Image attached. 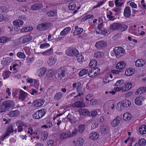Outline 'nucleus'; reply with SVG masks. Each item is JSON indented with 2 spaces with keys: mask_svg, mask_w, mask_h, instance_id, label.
<instances>
[{
  "mask_svg": "<svg viewBox=\"0 0 146 146\" xmlns=\"http://www.w3.org/2000/svg\"><path fill=\"white\" fill-rule=\"evenodd\" d=\"M121 119L118 116H117L112 121L111 123V125L113 127L117 126L119 124Z\"/></svg>",
  "mask_w": 146,
  "mask_h": 146,
  "instance_id": "9",
  "label": "nucleus"
},
{
  "mask_svg": "<svg viewBox=\"0 0 146 146\" xmlns=\"http://www.w3.org/2000/svg\"><path fill=\"white\" fill-rule=\"evenodd\" d=\"M79 113L83 115H90V112L88 110L86 109H80L78 110Z\"/></svg>",
  "mask_w": 146,
  "mask_h": 146,
  "instance_id": "20",
  "label": "nucleus"
},
{
  "mask_svg": "<svg viewBox=\"0 0 146 146\" xmlns=\"http://www.w3.org/2000/svg\"><path fill=\"white\" fill-rule=\"evenodd\" d=\"M146 90V88L145 87H141L138 89L135 92L136 95H140L142 93L144 94Z\"/></svg>",
  "mask_w": 146,
  "mask_h": 146,
  "instance_id": "24",
  "label": "nucleus"
},
{
  "mask_svg": "<svg viewBox=\"0 0 146 146\" xmlns=\"http://www.w3.org/2000/svg\"><path fill=\"white\" fill-rule=\"evenodd\" d=\"M48 135L47 133L46 132L44 131L42 135V139H43V140H46L47 139Z\"/></svg>",
  "mask_w": 146,
  "mask_h": 146,
  "instance_id": "53",
  "label": "nucleus"
},
{
  "mask_svg": "<svg viewBox=\"0 0 146 146\" xmlns=\"http://www.w3.org/2000/svg\"><path fill=\"white\" fill-rule=\"evenodd\" d=\"M121 102L122 104H123V105L124 108L129 107L131 105V102L128 100H125Z\"/></svg>",
  "mask_w": 146,
  "mask_h": 146,
  "instance_id": "31",
  "label": "nucleus"
},
{
  "mask_svg": "<svg viewBox=\"0 0 146 146\" xmlns=\"http://www.w3.org/2000/svg\"><path fill=\"white\" fill-rule=\"evenodd\" d=\"M128 27V26L127 25H122L121 24V25H120V27L119 29L120 30H119V31H123L125 30Z\"/></svg>",
  "mask_w": 146,
  "mask_h": 146,
  "instance_id": "48",
  "label": "nucleus"
},
{
  "mask_svg": "<svg viewBox=\"0 0 146 146\" xmlns=\"http://www.w3.org/2000/svg\"><path fill=\"white\" fill-rule=\"evenodd\" d=\"M132 87V84L130 82H128L125 83L124 86L122 87V91L125 92L129 90Z\"/></svg>",
  "mask_w": 146,
  "mask_h": 146,
  "instance_id": "18",
  "label": "nucleus"
},
{
  "mask_svg": "<svg viewBox=\"0 0 146 146\" xmlns=\"http://www.w3.org/2000/svg\"><path fill=\"white\" fill-rule=\"evenodd\" d=\"M88 72V70L83 69L80 70L79 73V75L80 76H82L86 74Z\"/></svg>",
  "mask_w": 146,
  "mask_h": 146,
  "instance_id": "43",
  "label": "nucleus"
},
{
  "mask_svg": "<svg viewBox=\"0 0 146 146\" xmlns=\"http://www.w3.org/2000/svg\"><path fill=\"white\" fill-rule=\"evenodd\" d=\"M67 117L70 122L72 123L73 122L72 118H73V117L72 116H71L68 114L67 116Z\"/></svg>",
  "mask_w": 146,
  "mask_h": 146,
  "instance_id": "61",
  "label": "nucleus"
},
{
  "mask_svg": "<svg viewBox=\"0 0 146 146\" xmlns=\"http://www.w3.org/2000/svg\"><path fill=\"white\" fill-rule=\"evenodd\" d=\"M95 70H94V69L90 70L89 73H88V76L90 77H94L96 76V75L94 74V72Z\"/></svg>",
  "mask_w": 146,
  "mask_h": 146,
  "instance_id": "50",
  "label": "nucleus"
},
{
  "mask_svg": "<svg viewBox=\"0 0 146 146\" xmlns=\"http://www.w3.org/2000/svg\"><path fill=\"white\" fill-rule=\"evenodd\" d=\"M138 143L141 146H144L146 144V141L143 138L141 139L138 140Z\"/></svg>",
  "mask_w": 146,
  "mask_h": 146,
  "instance_id": "38",
  "label": "nucleus"
},
{
  "mask_svg": "<svg viewBox=\"0 0 146 146\" xmlns=\"http://www.w3.org/2000/svg\"><path fill=\"white\" fill-rule=\"evenodd\" d=\"M19 115V111L17 110L11 111L9 112L8 113V115L11 117L17 116Z\"/></svg>",
  "mask_w": 146,
  "mask_h": 146,
  "instance_id": "22",
  "label": "nucleus"
},
{
  "mask_svg": "<svg viewBox=\"0 0 146 146\" xmlns=\"http://www.w3.org/2000/svg\"><path fill=\"white\" fill-rule=\"evenodd\" d=\"M89 137L93 140H96L99 137V135L96 132L91 133L89 135Z\"/></svg>",
  "mask_w": 146,
  "mask_h": 146,
  "instance_id": "26",
  "label": "nucleus"
},
{
  "mask_svg": "<svg viewBox=\"0 0 146 146\" xmlns=\"http://www.w3.org/2000/svg\"><path fill=\"white\" fill-rule=\"evenodd\" d=\"M47 14L49 17H53L56 14V12L52 10L47 13Z\"/></svg>",
  "mask_w": 146,
  "mask_h": 146,
  "instance_id": "52",
  "label": "nucleus"
},
{
  "mask_svg": "<svg viewBox=\"0 0 146 146\" xmlns=\"http://www.w3.org/2000/svg\"><path fill=\"white\" fill-rule=\"evenodd\" d=\"M46 72V68L42 67L39 69L38 70V74L40 77L42 76L45 74Z\"/></svg>",
  "mask_w": 146,
  "mask_h": 146,
  "instance_id": "29",
  "label": "nucleus"
},
{
  "mask_svg": "<svg viewBox=\"0 0 146 146\" xmlns=\"http://www.w3.org/2000/svg\"><path fill=\"white\" fill-rule=\"evenodd\" d=\"M71 28L70 27H68L65 28L62 30L60 33L61 36H64L67 34L69 32Z\"/></svg>",
  "mask_w": 146,
  "mask_h": 146,
  "instance_id": "32",
  "label": "nucleus"
},
{
  "mask_svg": "<svg viewBox=\"0 0 146 146\" xmlns=\"http://www.w3.org/2000/svg\"><path fill=\"white\" fill-rule=\"evenodd\" d=\"M108 33L107 30H106L105 29H102V31H100V32H98V33L99 34H102L103 35H104Z\"/></svg>",
  "mask_w": 146,
  "mask_h": 146,
  "instance_id": "58",
  "label": "nucleus"
},
{
  "mask_svg": "<svg viewBox=\"0 0 146 146\" xmlns=\"http://www.w3.org/2000/svg\"><path fill=\"white\" fill-rule=\"evenodd\" d=\"M124 108L123 105L121 102H119L117 105V110L119 111H121Z\"/></svg>",
  "mask_w": 146,
  "mask_h": 146,
  "instance_id": "39",
  "label": "nucleus"
},
{
  "mask_svg": "<svg viewBox=\"0 0 146 146\" xmlns=\"http://www.w3.org/2000/svg\"><path fill=\"white\" fill-rule=\"evenodd\" d=\"M65 53L68 56L75 57L78 55V51L75 48H69L66 50Z\"/></svg>",
  "mask_w": 146,
  "mask_h": 146,
  "instance_id": "4",
  "label": "nucleus"
},
{
  "mask_svg": "<svg viewBox=\"0 0 146 146\" xmlns=\"http://www.w3.org/2000/svg\"><path fill=\"white\" fill-rule=\"evenodd\" d=\"M145 61L142 59H137L135 62L136 66L139 67L143 66L145 64Z\"/></svg>",
  "mask_w": 146,
  "mask_h": 146,
  "instance_id": "16",
  "label": "nucleus"
},
{
  "mask_svg": "<svg viewBox=\"0 0 146 146\" xmlns=\"http://www.w3.org/2000/svg\"><path fill=\"white\" fill-rule=\"evenodd\" d=\"M17 56L20 58L24 59L25 57V55L22 52H18L17 54Z\"/></svg>",
  "mask_w": 146,
  "mask_h": 146,
  "instance_id": "49",
  "label": "nucleus"
},
{
  "mask_svg": "<svg viewBox=\"0 0 146 146\" xmlns=\"http://www.w3.org/2000/svg\"><path fill=\"white\" fill-rule=\"evenodd\" d=\"M56 58H53V57H51L49 59V64L50 66H51L54 64L56 61Z\"/></svg>",
  "mask_w": 146,
  "mask_h": 146,
  "instance_id": "41",
  "label": "nucleus"
},
{
  "mask_svg": "<svg viewBox=\"0 0 146 146\" xmlns=\"http://www.w3.org/2000/svg\"><path fill=\"white\" fill-rule=\"evenodd\" d=\"M77 57V60L80 63H82L84 60V57L81 54H78L76 56Z\"/></svg>",
  "mask_w": 146,
  "mask_h": 146,
  "instance_id": "40",
  "label": "nucleus"
},
{
  "mask_svg": "<svg viewBox=\"0 0 146 146\" xmlns=\"http://www.w3.org/2000/svg\"><path fill=\"white\" fill-rule=\"evenodd\" d=\"M85 125H80L78 126V131L80 133L84 132L85 129Z\"/></svg>",
  "mask_w": 146,
  "mask_h": 146,
  "instance_id": "46",
  "label": "nucleus"
},
{
  "mask_svg": "<svg viewBox=\"0 0 146 146\" xmlns=\"http://www.w3.org/2000/svg\"><path fill=\"white\" fill-rule=\"evenodd\" d=\"M101 52H96L94 53V56L96 58H100L101 56Z\"/></svg>",
  "mask_w": 146,
  "mask_h": 146,
  "instance_id": "55",
  "label": "nucleus"
},
{
  "mask_svg": "<svg viewBox=\"0 0 146 146\" xmlns=\"http://www.w3.org/2000/svg\"><path fill=\"white\" fill-rule=\"evenodd\" d=\"M139 131L140 133L142 134H146V125H141L139 128Z\"/></svg>",
  "mask_w": 146,
  "mask_h": 146,
  "instance_id": "25",
  "label": "nucleus"
},
{
  "mask_svg": "<svg viewBox=\"0 0 146 146\" xmlns=\"http://www.w3.org/2000/svg\"><path fill=\"white\" fill-rule=\"evenodd\" d=\"M76 7V5L75 3L72 2L69 4L68 8L70 10H74Z\"/></svg>",
  "mask_w": 146,
  "mask_h": 146,
  "instance_id": "47",
  "label": "nucleus"
},
{
  "mask_svg": "<svg viewBox=\"0 0 146 146\" xmlns=\"http://www.w3.org/2000/svg\"><path fill=\"white\" fill-rule=\"evenodd\" d=\"M17 125H18L17 127L18 131L21 132L23 130V127L24 126V124L21 121H18L16 122Z\"/></svg>",
  "mask_w": 146,
  "mask_h": 146,
  "instance_id": "15",
  "label": "nucleus"
},
{
  "mask_svg": "<svg viewBox=\"0 0 146 146\" xmlns=\"http://www.w3.org/2000/svg\"><path fill=\"white\" fill-rule=\"evenodd\" d=\"M134 70L132 68L127 69L125 72V75L128 76H132L134 73Z\"/></svg>",
  "mask_w": 146,
  "mask_h": 146,
  "instance_id": "23",
  "label": "nucleus"
},
{
  "mask_svg": "<svg viewBox=\"0 0 146 146\" xmlns=\"http://www.w3.org/2000/svg\"><path fill=\"white\" fill-rule=\"evenodd\" d=\"M126 63L123 61H120L117 63L116 66L117 69L119 70L120 72L122 71L125 67Z\"/></svg>",
  "mask_w": 146,
  "mask_h": 146,
  "instance_id": "7",
  "label": "nucleus"
},
{
  "mask_svg": "<svg viewBox=\"0 0 146 146\" xmlns=\"http://www.w3.org/2000/svg\"><path fill=\"white\" fill-rule=\"evenodd\" d=\"M71 132H68L67 133H63L60 135V137L61 139L63 140L65 139L67 137H69V133H70Z\"/></svg>",
  "mask_w": 146,
  "mask_h": 146,
  "instance_id": "30",
  "label": "nucleus"
},
{
  "mask_svg": "<svg viewBox=\"0 0 146 146\" xmlns=\"http://www.w3.org/2000/svg\"><path fill=\"white\" fill-rule=\"evenodd\" d=\"M14 102L11 100L3 101L2 98H0V113L3 112L8 110L15 105Z\"/></svg>",
  "mask_w": 146,
  "mask_h": 146,
  "instance_id": "1",
  "label": "nucleus"
},
{
  "mask_svg": "<svg viewBox=\"0 0 146 146\" xmlns=\"http://www.w3.org/2000/svg\"><path fill=\"white\" fill-rule=\"evenodd\" d=\"M2 38L3 43H5L8 42L11 39V38H9L7 37H2Z\"/></svg>",
  "mask_w": 146,
  "mask_h": 146,
  "instance_id": "57",
  "label": "nucleus"
},
{
  "mask_svg": "<svg viewBox=\"0 0 146 146\" xmlns=\"http://www.w3.org/2000/svg\"><path fill=\"white\" fill-rule=\"evenodd\" d=\"M124 15L126 17H129L131 15V10L129 7L127 6L125 8L124 11Z\"/></svg>",
  "mask_w": 146,
  "mask_h": 146,
  "instance_id": "17",
  "label": "nucleus"
},
{
  "mask_svg": "<svg viewBox=\"0 0 146 146\" xmlns=\"http://www.w3.org/2000/svg\"><path fill=\"white\" fill-rule=\"evenodd\" d=\"M74 105L75 107L78 108H82L85 106V104L84 103L82 100L75 102Z\"/></svg>",
  "mask_w": 146,
  "mask_h": 146,
  "instance_id": "10",
  "label": "nucleus"
},
{
  "mask_svg": "<svg viewBox=\"0 0 146 146\" xmlns=\"http://www.w3.org/2000/svg\"><path fill=\"white\" fill-rule=\"evenodd\" d=\"M33 29V28L32 27H25L21 29V32H27L32 30Z\"/></svg>",
  "mask_w": 146,
  "mask_h": 146,
  "instance_id": "34",
  "label": "nucleus"
},
{
  "mask_svg": "<svg viewBox=\"0 0 146 146\" xmlns=\"http://www.w3.org/2000/svg\"><path fill=\"white\" fill-rule=\"evenodd\" d=\"M77 91V92H81L82 91V84L80 82H76Z\"/></svg>",
  "mask_w": 146,
  "mask_h": 146,
  "instance_id": "42",
  "label": "nucleus"
},
{
  "mask_svg": "<svg viewBox=\"0 0 146 146\" xmlns=\"http://www.w3.org/2000/svg\"><path fill=\"white\" fill-rule=\"evenodd\" d=\"M115 55L117 57H120L125 54V50L121 47H115L113 49Z\"/></svg>",
  "mask_w": 146,
  "mask_h": 146,
  "instance_id": "3",
  "label": "nucleus"
},
{
  "mask_svg": "<svg viewBox=\"0 0 146 146\" xmlns=\"http://www.w3.org/2000/svg\"><path fill=\"white\" fill-rule=\"evenodd\" d=\"M10 73L11 72L8 71L4 72L3 74V79H5L8 78L10 76Z\"/></svg>",
  "mask_w": 146,
  "mask_h": 146,
  "instance_id": "51",
  "label": "nucleus"
},
{
  "mask_svg": "<svg viewBox=\"0 0 146 146\" xmlns=\"http://www.w3.org/2000/svg\"><path fill=\"white\" fill-rule=\"evenodd\" d=\"M145 99V98L142 96H140L136 98L135 100V104L138 106H141L142 105V102Z\"/></svg>",
  "mask_w": 146,
  "mask_h": 146,
  "instance_id": "11",
  "label": "nucleus"
},
{
  "mask_svg": "<svg viewBox=\"0 0 146 146\" xmlns=\"http://www.w3.org/2000/svg\"><path fill=\"white\" fill-rule=\"evenodd\" d=\"M102 133L106 134L110 131V128L108 126L105 125L103 126L101 129Z\"/></svg>",
  "mask_w": 146,
  "mask_h": 146,
  "instance_id": "28",
  "label": "nucleus"
},
{
  "mask_svg": "<svg viewBox=\"0 0 146 146\" xmlns=\"http://www.w3.org/2000/svg\"><path fill=\"white\" fill-rule=\"evenodd\" d=\"M97 65V62L95 59H92L89 64L90 67L91 68H95Z\"/></svg>",
  "mask_w": 146,
  "mask_h": 146,
  "instance_id": "35",
  "label": "nucleus"
},
{
  "mask_svg": "<svg viewBox=\"0 0 146 146\" xmlns=\"http://www.w3.org/2000/svg\"><path fill=\"white\" fill-rule=\"evenodd\" d=\"M52 25L50 23L44 22L38 25L36 27V29L40 31H45L50 29Z\"/></svg>",
  "mask_w": 146,
  "mask_h": 146,
  "instance_id": "2",
  "label": "nucleus"
},
{
  "mask_svg": "<svg viewBox=\"0 0 146 146\" xmlns=\"http://www.w3.org/2000/svg\"><path fill=\"white\" fill-rule=\"evenodd\" d=\"M54 141L51 140H49L47 142L48 146H52L53 145Z\"/></svg>",
  "mask_w": 146,
  "mask_h": 146,
  "instance_id": "64",
  "label": "nucleus"
},
{
  "mask_svg": "<svg viewBox=\"0 0 146 146\" xmlns=\"http://www.w3.org/2000/svg\"><path fill=\"white\" fill-rule=\"evenodd\" d=\"M46 113L45 110L42 109L38 110L33 115L34 118L35 119H39L44 116Z\"/></svg>",
  "mask_w": 146,
  "mask_h": 146,
  "instance_id": "5",
  "label": "nucleus"
},
{
  "mask_svg": "<svg viewBox=\"0 0 146 146\" xmlns=\"http://www.w3.org/2000/svg\"><path fill=\"white\" fill-rule=\"evenodd\" d=\"M77 130L76 129H74V130L72 131V133H69V136L70 137H72L73 136H74L77 134Z\"/></svg>",
  "mask_w": 146,
  "mask_h": 146,
  "instance_id": "54",
  "label": "nucleus"
},
{
  "mask_svg": "<svg viewBox=\"0 0 146 146\" xmlns=\"http://www.w3.org/2000/svg\"><path fill=\"white\" fill-rule=\"evenodd\" d=\"M58 71H59V76H60L61 78L62 77H64L65 76V72L64 68L63 67H61L59 69Z\"/></svg>",
  "mask_w": 146,
  "mask_h": 146,
  "instance_id": "27",
  "label": "nucleus"
},
{
  "mask_svg": "<svg viewBox=\"0 0 146 146\" xmlns=\"http://www.w3.org/2000/svg\"><path fill=\"white\" fill-rule=\"evenodd\" d=\"M63 94L62 92H58L54 96V99L59 100L62 97Z\"/></svg>",
  "mask_w": 146,
  "mask_h": 146,
  "instance_id": "37",
  "label": "nucleus"
},
{
  "mask_svg": "<svg viewBox=\"0 0 146 146\" xmlns=\"http://www.w3.org/2000/svg\"><path fill=\"white\" fill-rule=\"evenodd\" d=\"M75 30L73 33L74 35H76L81 34L83 31V29L81 28H78V26L75 27Z\"/></svg>",
  "mask_w": 146,
  "mask_h": 146,
  "instance_id": "21",
  "label": "nucleus"
},
{
  "mask_svg": "<svg viewBox=\"0 0 146 146\" xmlns=\"http://www.w3.org/2000/svg\"><path fill=\"white\" fill-rule=\"evenodd\" d=\"M55 71H54L51 70H49L46 73L47 76L49 77H53L55 76Z\"/></svg>",
  "mask_w": 146,
  "mask_h": 146,
  "instance_id": "33",
  "label": "nucleus"
},
{
  "mask_svg": "<svg viewBox=\"0 0 146 146\" xmlns=\"http://www.w3.org/2000/svg\"><path fill=\"white\" fill-rule=\"evenodd\" d=\"M19 64H14L12 66V68L14 70L17 71V68L19 67Z\"/></svg>",
  "mask_w": 146,
  "mask_h": 146,
  "instance_id": "62",
  "label": "nucleus"
},
{
  "mask_svg": "<svg viewBox=\"0 0 146 146\" xmlns=\"http://www.w3.org/2000/svg\"><path fill=\"white\" fill-rule=\"evenodd\" d=\"M42 5L41 3H38L32 5L31 9L32 10L34 11L38 10L42 8Z\"/></svg>",
  "mask_w": 146,
  "mask_h": 146,
  "instance_id": "13",
  "label": "nucleus"
},
{
  "mask_svg": "<svg viewBox=\"0 0 146 146\" xmlns=\"http://www.w3.org/2000/svg\"><path fill=\"white\" fill-rule=\"evenodd\" d=\"M52 51L53 49L52 48L49 49L45 51L42 52V54L44 55H48L51 53V52H52Z\"/></svg>",
  "mask_w": 146,
  "mask_h": 146,
  "instance_id": "44",
  "label": "nucleus"
},
{
  "mask_svg": "<svg viewBox=\"0 0 146 146\" xmlns=\"http://www.w3.org/2000/svg\"><path fill=\"white\" fill-rule=\"evenodd\" d=\"M107 45V43L104 40H100L97 42L95 44L96 47L99 49L105 47Z\"/></svg>",
  "mask_w": 146,
  "mask_h": 146,
  "instance_id": "6",
  "label": "nucleus"
},
{
  "mask_svg": "<svg viewBox=\"0 0 146 146\" xmlns=\"http://www.w3.org/2000/svg\"><path fill=\"white\" fill-rule=\"evenodd\" d=\"M93 69L94 70H95V71L94 72V74L96 76L99 73L100 70L99 68L98 67H95V68H93Z\"/></svg>",
  "mask_w": 146,
  "mask_h": 146,
  "instance_id": "59",
  "label": "nucleus"
},
{
  "mask_svg": "<svg viewBox=\"0 0 146 146\" xmlns=\"http://www.w3.org/2000/svg\"><path fill=\"white\" fill-rule=\"evenodd\" d=\"M27 96V94L22 90L19 91V99H21L22 101H24L26 97Z\"/></svg>",
  "mask_w": 146,
  "mask_h": 146,
  "instance_id": "19",
  "label": "nucleus"
},
{
  "mask_svg": "<svg viewBox=\"0 0 146 146\" xmlns=\"http://www.w3.org/2000/svg\"><path fill=\"white\" fill-rule=\"evenodd\" d=\"M120 25H121V24L118 23H114L110 25V28L111 29L113 30L119 31Z\"/></svg>",
  "mask_w": 146,
  "mask_h": 146,
  "instance_id": "12",
  "label": "nucleus"
},
{
  "mask_svg": "<svg viewBox=\"0 0 146 146\" xmlns=\"http://www.w3.org/2000/svg\"><path fill=\"white\" fill-rule=\"evenodd\" d=\"M7 131L11 132L13 133V126L11 125H10L8 127Z\"/></svg>",
  "mask_w": 146,
  "mask_h": 146,
  "instance_id": "63",
  "label": "nucleus"
},
{
  "mask_svg": "<svg viewBox=\"0 0 146 146\" xmlns=\"http://www.w3.org/2000/svg\"><path fill=\"white\" fill-rule=\"evenodd\" d=\"M131 115L128 113L124 114L123 115V119L125 120H128L131 119Z\"/></svg>",
  "mask_w": 146,
  "mask_h": 146,
  "instance_id": "36",
  "label": "nucleus"
},
{
  "mask_svg": "<svg viewBox=\"0 0 146 146\" xmlns=\"http://www.w3.org/2000/svg\"><path fill=\"white\" fill-rule=\"evenodd\" d=\"M9 58L7 57L5 59L3 58V60L1 61V64H3L5 66L7 65L8 63H9Z\"/></svg>",
  "mask_w": 146,
  "mask_h": 146,
  "instance_id": "45",
  "label": "nucleus"
},
{
  "mask_svg": "<svg viewBox=\"0 0 146 146\" xmlns=\"http://www.w3.org/2000/svg\"><path fill=\"white\" fill-rule=\"evenodd\" d=\"M97 114V112L96 111L94 110L91 111V113H90V115L92 117H95Z\"/></svg>",
  "mask_w": 146,
  "mask_h": 146,
  "instance_id": "60",
  "label": "nucleus"
},
{
  "mask_svg": "<svg viewBox=\"0 0 146 146\" xmlns=\"http://www.w3.org/2000/svg\"><path fill=\"white\" fill-rule=\"evenodd\" d=\"M124 83V81L123 80H121L117 81L115 83V85L116 86H119L122 84Z\"/></svg>",
  "mask_w": 146,
  "mask_h": 146,
  "instance_id": "56",
  "label": "nucleus"
},
{
  "mask_svg": "<svg viewBox=\"0 0 146 146\" xmlns=\"http://www.w3.org/2000/svg\"><path fill=\"white\" fill-rule=\"evenodd\" d=\"M44 101L43 99L36 100L34 102V106L36 107H40L44 104Z\"/></svg>",
  "mask_w": 146,
  "mask_h": 146,
  "instance_id": "14",
  "label": "nucleus"
},
{
  "mask_svg": "<svg viewBox=\"0 0 146 146\" xmlns=\"http://www.w3.org/2000/svg\"><path fill=\"white\" fill-rule=\"evenodd\" d=\"M32 37L30 35H27L21 37L20 40H22L21 43L23 44L25 43L30 41L32 40Z\"/></svg>",
  "mask_w": 146,
  "mask_h": 146,
  "instance_id": "8",
  "label": "nucleus"
}]
</instances>
